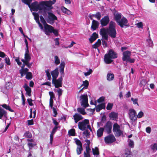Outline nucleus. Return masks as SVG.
<instances>
[{"instance_id": "f3484780", "label": "nucleus", "mask_w": 157, "mask_h": 157, "mask_svg": "<svg viewBox=\"0 0 157 157\" xmlns=\"http://www.w3.org/2000/svg\"><path fill=\"white\" fill-rule=\"evenodd\" d=\"M131 52L128 51H126L123 53L122 59L124 61H127L130 57Z\"/></svg>"}, {"instance_id": "cd10ccee", "label": "nucleus", "mask_w": 157, "mask_h": 157, "mask_svg": "<svg viewBox=\"0 0 157 157\" xmlns=\"http://www.w3.org/2000/svg\"><path fill=\"white\" fill-rule=\"evenodd\" d=\"M61 10L62 12L65 14L70 15L72 14L71 12L64 7H62Z\"/></svg>"}, {"instance_id": "e2e57ef3", "label": "nucleus", "mask_w": 157, "mask_h": 157, "mask_svg": "<svg viewBox=\"0 0 157 157\" xmlns=\"http://www.w3.org/2000/svg\"><path fill=\"white\" fill-rule=\"evenodd\" d=\"M136 25H137V26L139 28H142L143 27V23L142 22H141L138 23L137 24H136Z\"/></svg>"}, {"instance_id": "72a5a7b5", "label": "nucleus", "mask_w": 157, "mask_h": 157, "mask_svg": "<svg viewBox=\"0 0 157 157\" xmlns=\"http://www.w3.org/2000/svg\"><path fill=\"white\" fill-rule=\"evenodd\" d=\"M114 77V75L113 74L108 73L107 75V79L108 80L111 81L113 80Z\"/></svg>"}, {"instance_id": "79ce46f5", "label": "nucleus", "mask_w": 157, "mask_h": 157, "mask_svg": "<svg viewBox=\"0 0 157 157\" xmlns=\"http://www.w3.org/2000/svg\"><path fill=\"white\" fill-rule=\"evenodd\" d=\"M68 134L71 136H75V130L74 129H72L68 131Z\"/></svg>"}, {"instance_id": "393cba45", "label": "nucleus", "mask_w": 157, "mask_h": 157, "mask_svg": "<svg viewBox=\"0 0 157 157\" xmlns=\"http://www.w3.org/2000/svg\"><path fill=\"white\" fill-rule=\"evenodd\" d=\"M5 87L6 88V91H2V92L6 94L8 92V90L12 87V84L11 83L8 82L6 83V84Z\"/></svg>"}, {"instance_id": "37998d69", "label": "nucleus", "mask_w": 157, "mask_h": 157, "mask_svg": "<svg viewBox=\"0 0 157 157\" xmlns=\"http://www.w3.org/2000/svg\"><path fill=\"white\" fill-rule=\"evenodd\" d=\"M26 78L28 80H30L32 79V75L31 73L28 72L26 74Z\"/></svg>"}, {"instance_id": "3c124183", "label": "nucleus", "mask_w": 157, "mask_h": 157, "mask_svg": "<svg viewBox=\"0 0 157 157\" xmlns=\"http://www.w3.org/2000/svg\"><path fill=\"white\" fill-rule=\"evenodd\" d=\"M5 63L8 65H10L11 64L10 60L8 57H6L5 58Z\"/></svg>"}, {"instance_id": "f8f14e48", "label": "nucleus", "mask_w": 157, "mask_h": 157, "mask_svg": "<svg viewBox=\"0 0 157 157\" xmlns=\"http://www.w3.org/2000/svg\"><path fill=\"white\" fill-rule=\"evenodd\" d=\"M112 124L110 121L107 122L106 124L105 125L104 129L108 134L110 133L111 132V129L112 128Z\"/></svg>"}, {"instance_id": "5fc2aeb1", "label": "nucleus", "mask_w": 157, "mask_h": 157, "mask_svg": "<svg viewBox=\"0 0 157 157\" xmlns=\"http://www.w3.org/2000/svg\"><path fill=\"white\" fill-rule=\"evenodd\" d=\"M113 104L112 103H108L107 107L106 109L107 110H110L112 108Z\"/></svg>"}, {"instance_id": "ea45409f", "label": "nucleus", "mask_w": 157, "mask_h": 157, "mask_svg": "<svg viewBox=\"0 0 157 157\" xmlns=\"http://www.w3.org/2000/svg\"><path fill=\"white\" fill-rule=\"evenodd\" d=\"M58 93V97H60V96L62 95L63 90H62L59 88H58L55 90Z\"/></svg>"}, {"instance_id": "c756f323", "label": "nucleus", "mask_w": 157, "mask_h": 157, "mask_svg": "<svg viewBox=\"0 0 157 157\" xmlns=\"http://www.w3.org/2000/svg\"><path fill=\"white\" fill-rule=\"evenodd\" d=\"M104 131V129L103 128H100L97 131V136L98 137H101L103 135Z\"/></svg>"}, {"instance_id": "aec40b11", "label": "nucleus", "mask_w": 157, "mask_h": 157, "mask_svg": "<svg viewBox=\"0 0 157 157\" xmlns=\"http://www.w3.org/2000/svg\"><path fill=\"white\" fill-rule=\"evenodd\" d=\"M73 117L75 122L76 123H77L79 121L83 119V117L82 116L78 113H75V114L73 116Z\"/></svg>"}, {"instance_id": "49530a36", "label": "nucleus", "mask_w": 157, "mask_h": 157, "mask_svg": "<svg viewBox=\"0 0 157 157\" xmlns=\"http://www.w3.org/2000/svg\"><path fill=\"white\" fill-rule=\"evenodd\" d=\"M65 67V63L64 62H61L60 65L59 66V67L60 68V71H63L64 70V68Z\"/></svg>"}, {"instance_id": "f257e3e1", "label": "nucleus", "mask_w": 157, "mask_h": 157, "mask_svg": "<svg viewBox=\"0 0 157 157\" xmlns=\"http://www.w3.org/2000/svg\"><path fill=\"white\" fill-rule=\"evenodd\" d=\"M116 25V24L114 22L111 21L108 28L106 29L103 28L100 29V34L102 36L103 39H105V40H108V34L112 38L116 37L117 34L115 29Z\"/></svg>"}, {"instance_id": "69168bd1", "label": "nucleus", "mask_w": 157, "mask_h": 157, "mask_svg": "<svg viewBox=\"0 0 157 157\" xmlns=\"http://www.w3.org/2000/svg\"><path fill=\"white\" fill-rule=\"evenodd\" d=\"M86 143L85 144V145H86V146H90V140H85Z\"/></svg>"}, {"instance_id": "7ed1b4c3", "label": "nucleus", "mask_w": 157, "mask_h": 157, "mask_svg": "<svg viewBox=\"0 0 157 157\" xmlns=\"http://www.w3.org/2000/svg\"><path fill=\"white\" fill-rule=\"evenodd\" d=\"M42 14L46 19L47 22L50 24L52 25L54 21L57 20V17L55 15L52 13L48 11L47 10H45Z\"/></svg>"}, {"instance_id": "f03ea898", "label": "nucleus", "mask_w": 157, "mask_h": 157, "mask_svg": "<svg viewBox=\"0 0 157 157\" xmlns=\"http://www.w3.org/2000/svg\"><path fill=\"white\" fill-rule=\"evenodd\" d=\"M22 2L27 5L30 9L34 11H37L39 10L41 14L45 10H44L43 5L41 4V2L39 3L37 2H35L30 5L32 0H21Z\"/></svg>"}, {"instance_id": "e433bc0d", "label": "nucleus", "mask_w": 157, "mask_h": 157, "mask_svg": "<svg viewBox=\"0 0 157 157\" xmlns=\"http://www.w3.org/2000/svg\"><path fill=\"white\" fill-rule=\"evenodd\" d=\"M125 155L126 157H132V152L130 150L128 149H126Z\"/></svg>"}, {"instance_id": "a211bd4d", "label": "nucleus", "mask_w": 157, "mask_h": 157, "mask_svg": "<svg viewBox=\"0 0 157 157\" xmlns=\"http://www.w3.org/2000/svg\"><path fill=\"white\" fill-rule=\"evenodd\" d=\"M58 128H59V127L57 126H55L53 128L52 131L50 135V143L52 144V143L53 140V136L55 134V132L57 130V129Z\"/></svg>"}, {"instance_id": "6e6d98bb", "label": "nucleus", "mask_w": 157, "mask_h": 157, "mask_svg": "<svg viewBox=\"0 0 157 157\" xmlns=\"http://www.w3.org/2000/svg\"><path fill=\"white\" fill-rule=\"evenodd\" d=\"M144 114V113L142 111H140L137 115V117L139 118H141L143 116Z\"/></svg>"}, {"instance_id": "8fccbe9b", "label": "nucleus", "mask_w": 157, "mask_h": 157, "mask_svg": "<svg viewBox=\"0 0 157 157\" xmlns=\"http://www.w3.org/2000/svg\"><path fill=\"white\" fill-rule=\"evenodd\" d=\"M40 18L41 22L43 24L44 26L47 24L44 19L42 16H40Z\"/></svg>"}, {"instance_id": "a18cd8bd", "label": "nucleus", "mask_w": 157, "mask_h": 157, "mask_svg": "<svg viewBox=\"0 0 157 157\" xmlns=\"http://www.w3.org/2000/svg\"><path fill=\"white\" fill-rule=\"evenodd\" d=\"M151 149L154 151L156 149L157 151V144L155 143L151 144Z\"/></svg>"}, {"instance_id": "052dcab7", "label": "nucleus", "mask_w": 157, "mask_h": 157, "mask_svg": "<svg viewBox=\"0 0 157 157\" xmlns=\"http://www.w3.org/2000/svg\"><path fill=\"white\" fill-rule=\"evenodd\" d=\"M92 70L91 69H90L89 71L84 73V75L86 76H87L88 75H89L90 74H91V73L92 72Z\"/></svg>"}, {"instance_id": "0e129e2a", "label": "nucleus", "mask_w": 157, "mask_h": 157, "mask_svg": "<svg viewBox=\"0 0 157 157\" xmlns=\"http://www.w3.org/2000/svg\"><path fill=\"white\" fill-rule=\"evenodd\" d=\"M15 61L17 62L18 65L20 66L21 64V62L20 61L18 58H16L15 59Z\"/></svg>"}, {"instance_id": "774afa93", "label": "nucleus", "mask_w": 157, "mask_h": 157, "mask_svg": "<svg viewBox=\"0 0 157 157\" xmlns=\"http://www.w3.org/2000/svg\"><path fill=\"white\" fill-rule=\"evenodd\" d=\"M24 64H25L28 67H31V66L32 65V63H29V62H25L24 63H23Z\"/></svg>"}, {"instance_id": "2eb2a0df", "label": "nucleus", "mask_w": 157, "mask_h": 157, "mask_svg": "<svg viewBox=\"0 0 157 157\" xmlns=\"http://www.w3.org/2000/svg\"><path fill=\"white\" fill-rule=\"evenodd\" d=\"M128 21L127 19L124 17L121 18L120 22L117 23L118 25H119L121 28H123L124 26H127V23Z\"/></svg>"}, {"instance_id": "864d4df0", "label": "nucleus", "mask_w": 157, "mask_h": 157, "mask_svg": "<svg viewBox=\"0 0 157 157\" xmlns=\"http://www.w3.org/2000/svg\"><path fill=\"white\" fill-rule=\"evenodd\" d=\"M24 135L28 138H31L32 137V134L29 132H26L25 133Z\"/></svg>"}, {"instance_id": "6e6552de", "label": "nucleus", "mask_w": 157, "mask_h": 157, "mask_svg": "<svg viewBox=\"0 0 157 157\" xmlns=\"http://www.w3.org/2000/svg\"><path fill=\"white\" fill-rule=\"evenodd\" d=\"M75 143L77 145L76 149V152L77 155H79L81 154V151L83 150L82 144L81 141L78 139H75Z\"/></svg>"}, {"instance_id": "a19ab883", "label": "nucleus", "mask_w": 157, "mask_h": 157, "mask_svg": "<svg viewBox=\"0 0 157 157\" xmlns=\"http://www.w3.org/2000/svg\"><path fill=\"white\" fill-rule=\"evenodd\" d=\"M49 72L50 70L49 69H47L45 70V72L46 73V75L48 77V79L49 80H51V77Z\"/></svg>"}, {"instance_id": "338daca9", "label": "nucleus", "mask_w": 157, "mask_h": 157, "mask_svg": "<svg viewBox=\"0 0 157 157\" xmlns=\"http://www.w3.org/2000/svg\"><path fill=\"white\" fill-rule=\"evenodd\" d=\"M28 124V125H32L33 124V119L29 120L27 121Z\"/></svg>"}, {"instance_id": "bf43d9fd", "label": "nucleus", "mask_w": 157, "mask_h": 157, "mask_svg": "<svg viewBox=\"0 0 157 157\" xmlns=\"http://www.w3.org/2000/svg\"><path fill=\"white\" fill-rule=\"evenodd\" d=\"M59 38H55L54 39V41L55 43V45H59Z\"/></svg>"}, {"instance_id": "c03bdc74", "label": "nucleus", "mask_w": 157, "mask_h": 157, "mask_svg": "<svg viewBox=\"0 0 157 157\" xmlns=\"http://www.w3.org/2000/svg\"><path fill=\"white\" fill-rule=\"evenodd\" d=\"M128 145L131 148H133L134 147V142L133 140L128 139Z\"/></svg>"}, {"instance_id": "4468645a", "label": "nucleus", "mask_w": 157, "mask_h": 157, "mask_svg": "<svg viewBox=\"0 0 157 157\" xmlns=\"http://www.w3.org/2000/svg\"><path fill=\"white\" fill-rule=\"evenodd\" d=\"M136 112L133 109H131L129 110V116L130 119L132 121H135L136 119Z\"/></svg>"}, {"instance_id": "6ab92c4d", "label": "nucleus", "mask_w": 157, "mask_h": 157, "mask_svg": "<svg viewBox=\"0 0 157 157\" xmlns=\"http://www.w3.org/2000/svg\"><path fill=\"white\" fill-rule=\"evenodd\" d=\"M109 18L108 16H105L100 21L101 25L103 26L106 25L109 22Z\"/></svg>"}, {"instance_id": "5701e85b", "label": "nucleus", "mask_w": 157, "mask_h": 157, "mask_svg": "<svg viewBox=\"0 0 157 157\" xmlns=\"http://www.w3.org/2000/svg\"><path fill=\"white\" fill-rule=\"evenodd\" d=\"M118 114L114 112H112L109 114V117L113 120H116L118 117Z\"/></svg>"}, {"instance_id": "9d476101", "label": "nucleus", "mask_w": 157, "mask_h": 157, "mask_svg": "<svg viewBox=\"0 0 157 157\" xmlns=\"http://www.w3.org/2000/svg\"><path fill=\"white\" fill-rule=\"evenodd\" d=\"M105 141L107 144H111L116 141V138L113 135L110 134L105 138Z\"/></svg>"}, {"instance_id": "bb28decb", "label": "nucleus", "mask_w": 157, "mask_h": 157, "mask_svg": "<svg viewBox=\"0 0 157 157\" xmlns=\"http://www.w3.org/2000/svg\"><path fill=\"white\" fill-rule=\"evenodd\" d=\"M98 35L96 33H94L91 36L90 38L89 39L90 42L91 43L94 41L98 37Z\"/></svg>"}, {"instance_id": "39448f33", "label": "nucleus", "mask_w": 157, "mask_h": 157, "mask_svg": "<svg viewBox=\"0 0 157 157\" xmlns=\"http://www.w3.org/2000/svg\"><path fill=\"white\" fill-rule=\"evenodd\" d=\"M78 127L79 129L82 131L85 130L89 129L91 131L92 129L89 124V121L88 119H85L78 123Z\"/></svg>"}, {"instance_id": "13d9d810", "label": "nucleus", "mask_w": 157, "mask_h": 157, "mask_svg": "<svg viewBox=\"0 0 157 157\" xmlns=\"http://www.w3.org/2000/svg\"><path fill=\"white\" fill-rule=\"evenodd\" d=\"M28 102L29 103V105L31 106H32L33 105V104L32 103V101L33 100L31 98H28L27 100Z\"/></svg>"}, {"instance_id": "20e7f679", "label": "nucleus", "mask_w": 157, "mask_h": 157, "mask_svg": "<svg viewBox=\"0 0 157 157\" xmlns=\"http://www.w3.org/2000/svg\"><path fill=\"white\" fill-rule=\"evenodd\" d=\"M117 57V54L113 50H110L105 55L104 60L106 63L109 64L113 61L112 59L116 58Z\"/></svg>"}, {"instance_id": "4be33fe9", "label": "nucleus", "mask_w": 157, "mask_h": 157, "mask_svg": "<svg viewBox=\"0 0 157 157\" xmlns=\"http://www.w3.org/2000/svg\"><path fill=\"white\" fill-rule=\"evenodd\" d=\"M99 23L96 21L93 20L92 21L91 28L93 31H94L98 28Z\"/></svg>"}, {"instance_id": "09e8293b", "label": "nucleus", "mask_w": 157, "mask_h": 157, "mask_svg": "<svg viewBox=\"0 0 157 157\" xmlns=\"http://www.w3.org/2000/svg\"><path fill=\"white\" fill-rule=\"evenodd\" d=\"M132 101H133V104L134 105L136 104L137 105L139 106V104L138 103V99L137 98H131Z\"/></svg>"}, {"instance_id": "423d86ee", "label": "nucleus", "mask_w": 157, "mask_h": 157, "mask_svg": "<svg viewBox=\"0 0 157 157\" xmlns=\"http://www.w3.org/2000/svg\"><path fill=\"white\" fill-rule=\"evenodd\" d=\"M44 32L46 35H48L50 33H53L56 36L58 35L57 30L55 29L54 28L50 25L47 24L44 26Z\"/></svg>"}, {"instance_id": "9b49d317", "label": "nucleus", "mask_w": 157, "mask_h": 157, "mask_svg": "<svg viewBox=\"0 0 157 157\" xmlns=\"http://www.w3.org/2000/svg\"><path fill=\"white\" fill-rule=\"evenodd\" d=\"M63 78L60 77L58 79H53L52 83L55 85V86L56 88H58L59 87H61L62 84V81Z\"/></svg>"}, {"instance_id": "a878e982", "label": "nucleus", "mask_w": 157, "mask_h": 157, "mask_svg": "<svg viewBox=\"0 0 157 157\" xmlns=\"http://www.w3.org/2000/svg\"><path fill=\"white\" fill-rule=\"evenodd\" d=\"M105 108V103H102L99 105L97 106L96 107V111L97 112H99L100 110L102 109H104Z\"/></svg>"}, {"instance_id": "f704fd0d", "label": "nucleus", "mask_w": 157, "mask_h": 157, "mask_svg": "<svg viewBox=\"0 0 157 157\" xmlns=\"http://www.w3.org/2000/svg\"><path fill=\"white\" fill-rule=\"evenodd\" d=\"M0 105V107L1 106L3 108L5 109H6L7 110H9L10 112H13V110L11 109L10 106L5 104H4L2 105Z\"/></svg>"}, {"instance_id": "4c0bfd02", "label": "nucleus", "mask_w": 157, "mask_h": 157, "mask_svg": "<svg viewBox=\"0 0 157 157\" xmlns=\"http://www.w3.org/2000/svg\"><path fill=\"white\" fill-rule=\"evenodd\" d=\"M147 45L149 47H152L153 46V43L151 38H148L147 40Z\"/></svg>"}, {"instance_id": "c9c22d12", "label": "nucleus", "mask_w": 157, "mask_h": 157, "mask_svg": "<svg viewBox=\"0 0 157 157\" xmlns=\"http://www.w3.org/2000/svg\"><path fill=\"white\" fill-rule=\"evenodd\" d=\"M92 151L93 154L94 155H96V156L97 157V155L99 154L98 149L97 147H95V148H92Z\"/></svg>"}, {"instance_id": "473e14b6", "label": "nucleus", "mask_w": 157, "mask_h": 157, "mask_svg": "<svg viewBox=\"0 0 157 157\" xmlns=\"http://www.w3.org/2000/svg\"><path fill=\"white\" fill-rule=\"evenodd\" d=\"M77 110L79 113L82 115H85L86 113L85 109L82 108H78L77 109Z\"/></svg>"}, {"instance_id": "de8ad7c7", "label": "nucleus", "mask_w": 157, "mask_h": 157, "mask_svg": "<svg viewBox=\"0 0 157 157\" xmlns=\"http://www.w3.org/2000/svg\"><path fill=\"white\" fill-rule=\"evenodd\" d=\"M84 131L83 132V134L86 138L89 137L90 135V132L87 129Z\"/></svg>"}, {"instance_id": "dca6fc26", "label": "nucleus", "mask_w": 157, "mask_h": 157, "mask_svg": "<svg viewBox=\"0 0 157 157\" xmlns=\"http://www.w3.org/2000/svg\"><path fill=\"white\" fill-rule=\"evenodd\" d=\"M54 4V2H53L52 1L50 0L42 1L41 2V4L43 5L44 10H46V7H49Z\"/></svg>"}, {"instance_id": "7c9ffc66", "label": "nucleus", "mask_w": 157, "mask_h": 157, "mask_svg": "<svg viewBox=\"0 0 157 157\" xmlns=\"http://www.w3.org/2000/svg\"><path fill=\"white\" fill-rule=\"evenodd\" d=\"M101 45V41L100 39H98L97 41L93 44L92 47L93 48H97Z\"/></svg>"}, {"instance_id": "1a4fd4ad", "label": "nucleus", "mask_w": 157, "mask_h": 157, "mask_svg": "<svg viewBox=\"0 0 157 157\" xmlns=\"http://www.w3.org/2000/svg\"><path fill=\"white\" fill-rule=\"evenodd\" d=\"M113 131L116 136H120L122 133V131L120 129V125L117 123L113 124Z\"/></svg>"}, {"instance_id": "0eeeda50", "label": "nucleus", "mask_w": 157, "mask_h": 157, "mask_svg": "<svg viewBox=\"0 0 157 157\" xmlns=\"http://www.w3.org/2000/svg\"><path fill=\"white\" fill-rule=\"evenodd\" d=\"M81 103L82 106L85 108L89 106L88 102V96L87 94H84L80 97Z\"/></svg>"}, {"instance_id": "2f4dec72", "label": "nucleus", "mask_w": 157, "mask_h": 157, "mask_svg": "<svg viewBox=\"0 0 157 157\" xmlns=\"http://www.w3.org/2000/svg\"><path fill=\"white\" fill-rule=\"evenodd\" d=\"M121 13H117L115 15L114 18L116 21L118 23L121 20Z\"/></svg>"}, {"instance_id": "603ef678", "label": "nucleus", "mask_w": 157, "mask_h": 157, "mask_svg": "<svg viewBox=\"0 0 157 157\" xmlns=\"http://www.w3.org/2000/svg\"><path fill=\"white\" fill-rule=\"evenodd\" d=\"M49 94L50 96V99H53L55 98L54 94L53 92L50 91Z\"/></svg>"}, {"instance_id": "c85d7f7f", "label": "nucleus", "mask_w": 157, "mask_h": 157, "mask_svg": "<svg viewBox=\"0 0 157 157\" xmlns=\"http://www.w3.org/2000/svg\"><path fill=\"white\" fill-rule=\"evenodd\" d=\"M89 85L88 82L86 80L83 82V84L80 87V88H81L82 87V89H86L87 88Z\"/></svg>"}, {"instance_id": "58836bf2", "label": "nucleus", "mask_w": 157, "mask_h": 157, "mask_svg": "<svg viewBox=\"0 0 157 157\" xmlns=\"http://www.w3.org/2000/svg\"><path fill=\"white\" fill-rule=\"evenodd\" d=\"M54 60L55 63L56 65L59 64L60 63V60L57 56H54Z\"/></svg>"}, {"instance_id": "412c9836", "label": "nucleus", "mask_w": 157, "mask_h": 157, "mask_svg": "<svg viewBox=\"0 0 157 157\" xmlns=\"http://www.w3.org/2000/svg\"><path fill=\"white\" fill-rule=\"evenodd\" d=\"M23 87L25 89V90L26 91V94L29 96H30L31 95V88H30L26 84H25L23 86Z\"/></svg>"}, {"instance_id": "680f3d73", "label": "nucleus", "mask_w": 157, "mask_h": 157, "mask_svg": "<svg viewBox=\"0 0 157 157\" xmlns=\"http://www.w3.org/2000/svg\"><path fill=\"white\" fill-rule=\"evenodd\" d=\"M52 109L54 113V115L53 116L54 117H56V116L57 114L56 110V109L54 107H53V108H52Z\"/></svg>"}, {"instance_id": "4d7b16f0", "label": "nucleus", "mask_w": 157, "mask_h": 157, "mask_svg": "<svg viewBox=\"0 0 157 157\" xmlns=\"http://www.w3.org/2000/svg\"><path fill=\"white\" fill-rule=\"evenodd\" d=\"M101 17V14L100 13L98 12L96 14V17L98 20H99Z\"/></svg>"}, {"instance_id": "ddd939ff", "label": "nucleus", "mask_w": 157, "mask_h": 157, "mask_svg": "<svg viewBox=\"0 0 157 157\" xmlns=\"http://www.w3.org/2000/svg\"><path fill=\"white\" fill-rule=\"evenodd\" d=\"M25 59H21V61L23 63L29 62L31 59V57L29 54V52L28 49H26L25 54Z\"/></svg>"}, {"instance_id": "b1692460", "label": "nucleus", "mask_w": 157, "mask_h": 157, "mask_svg": "<svg viewBox=\"0 0 157 157\" xmlns=\"http://www.w3.org/2000/svg\"><path fill=\"white\" fill-rule=\"evenodd\" d=\"M51 74L53 78V79H56L59 75L58 68H56L54 71L51 72Z\"/></svg>"}]
</instances>
